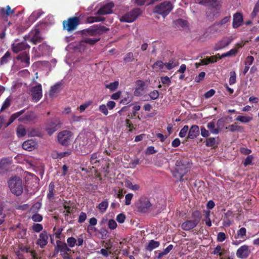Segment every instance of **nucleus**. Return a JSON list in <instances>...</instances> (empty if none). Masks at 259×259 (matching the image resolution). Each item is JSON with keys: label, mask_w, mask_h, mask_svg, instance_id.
Wrapping results in <instances>:
<instances>
[{"label": "nucleus", "mask_w": 259, "mask_h": 259, "mask_svg": "<svg viewBox=\"0 0 259 259\" xmlns=\"http://www.w3.org/2000/svg\"><path fill=\"white\" fill-rule=\"evenodd\" d=\"M191 164L186 159H179L176 161L175 169L171 171L174 177L178 179V181L183 182V177L190 169Z\"/></svg>", "instance_id": "f257e3e1"}, {"label": "nucleus", "mask_w": 259, "mask_h": 259, "mask_svg": "<svg viewBox=\"0 0 259 259\" xmlns=\"http://www.w3.org/2000/svg\"><path fill=\"white\" fill-rule=\"evenodd\" d=\"M11 192L17 196L21 195L23 192L22 181L19 177L11 178L8 182Z\"/></svg>", "instance_id": "f03ea898"}, {"label": "nucleus", "mask_w": 259, "mask_h": 259, "mask_svg": "<svg viewBox=\"0 0 259 259\" xmlns=\"http://www.w3.org/2000/svg\"><path fill=\"white\" fill-rule=\"evenodd\" d=\"M109 28L101 24L94 25L89 28L83 29L82 34L84 35L94 36V37H100L101 35L108 31Z\"/></svg>", "instance_id": "7ed1b4c3"}, {"label": "nucleus", "mask_w": 259, "mask_h": 259, "mask_svg": "<svg viewBox=\"0 0 259 259\" xmlns=\"http://www.w3.org/2000/svg\"><path fill=\"white\" fill-rule=\"evenodd\" d=\"M79 24L80 19L77 17L69 18L67 20H64L62 22L63 29L67 30L69 32L74 31Z\"/></svg>", "instance_id": "20e7f679"}, {"label": "nucleus", "mask_w": 259, "mask_h": 259, "mask_svg": "<svg viewBox=\"0 0 259 259\" xmlns=\"http://www.w3.org/2000/svg\"><path fill=\"white\" fill-rule=\"evenodd\" d=\"M172 4L170 2L165 1L155 6L154 12L165 17L172 10Z\"/></svg>", "instance_id": "39448f33"}, {"label": "nucleus", "mask_w": 259, "mask_h": 259, "mask_svg": "<svg viewBox=\"0 0 259 259\" xmlns=\"http://www.w3.org/2000/svg\"><path fill=\"white\" fill-rule=\"evenodd\" d=\"M142 12L140 8H135L121 16L119 20L122 22L131 23L134 21L139 16Z\"/></svg>", "instance_id": "423d86ee"}, {"label": "nucleus", "mask_w": 259, "mask_h": 259, "mask_svg": "<svg viewBox=\"0 0 259 259\" xmlns=\"http://www.w3.org/2000/svg\"><path fill=\"white\" fill-rule=\"evenodd\" d=\"M137 207L138 211L141 212H148L153 209L152 204L147 197H143L140 198Z\"/></svg>", "instance_id": "0eeeda50"}, {"label": "nucleus", "mask_w": 259, "mask_h": 259, "mask_svg": "<svg viewBox=\"0 0 259 259\" xmlns=\"http://www.w3.org/2000/svg\"><path fill=\"white\" fill-rule=\"evenodd\" d=\"M72 133L69 131L64 130L58 134V140L60 144L63 146H68L72 140Z\"/></svg>", "instance_id": "6e6552de"}, {"label": "nucleus", "mask_w": 259, "mask_h": 259, "mask_svg": "<svg viewBox=\"0 0 259 259\" xmlns=\"http://www.w3.org/2000/svg\"><path fill=\"white\" fill-rule=\"evenodd\" d=\"M251 253L249 246L247 245H243L240 246L236 251L237 257L241 259L247 258Z\"/></svg>", "instance_id": "1a4fd4ad"}, {"label": "nucleus", "mask_w": 259, "mask_h": 259, "mask_svg": "<svg viewBox=\"0 0 259 259\" xmlns=\"http://www.w3.org/2000/svg\"><path fill=\"white\" fill-rule=\"evenodd\" d=\"M60 121L58 119H55L54 121H48L46 125V130L48 134L50 135H52L57 129L60 127Z\"/></svg>", "instance_id": "9d476101"}, {"label": "nucleus", "mask_w": 259, "mask_h": 259, "mask_svg": "<svg viewBox=\"0 0 259 259\" xmlns=\"http://www.w3.org/2000/svg\"><path fill=\"white\" fill-rule=\"evenodd\" d=\"M31 92L32 100L34 102H36L41 98L42 88L40 84H38L37 85L32 87Z\"/></svg>", "instance_id": "9b49d317"}, {"label": "nucleus", "mask_w": 259, "mask_h": 259, "mask_svg": "<svg viewBox=\"0 0 259 259\" xmlns=\"http://www.w3.org/2000/svg\"><path fill=\"white\" fill-rule=\"evenodd\" d=\"M114 6V5L113 3H108L101 7L96 13V14L104 15L111 14L113 12L112 9Z\"/></svg>", "instance_id": "f8f14e48"}, {"label": "nucleus", "mask_w": 259, "mask_h": 259, "mask_svg": "<svg viewBox=\"0 0 259 259\" xmlns=\"http://www.w3.org/2000/svg\"><path fill=\"white\" fill-rule=\"evenodd\" d=\"M49 235L46 231H43L39 235V238L37 240L36 244L39 246L41 248L45 247L48 243Z\"/></svg>", "instance_id": "ddd939ff"}, {"label": "nucleus", "mask_w": 259, "mask_h": 259, "mask_svg": "<svg viewBox=\"0 0 259 259\" xmlns=\"http://www.w3.org/2000/svg\"><path fill=\"white\" fill-rule=\"evenodd\" d=\"M243 22V17L242 13H235L233 16L232 26L234 28H237L242 25Z\"/></svg>", "instance_id": "4468645a"}, {"label": "nucleus", "mask_w": 259, "mask_h": 259, "mask_svg": "<svg viewBox=\"0 0 259 259\" xmlns=\"http://www.w3.org/2000/svg\"><path fill=\"white\" fill-rule=\"evenodd\" d=\"M29 37L30 41L34 44L41 42L42 39L40 36V31L37 29L31 31L29 33Z\"/></svg>", "instance_id": "2eb2a0df"}, {"label": "nucleus", "mask_w": 259, "mask_h": 259, "mask_svg": "<svg viewBox=\"0 0 259 259\" xmlns=\"http://www.w3.org/2000/svg\"><path fill=\"white\" fill-rule=\"evenodd\" d=\"M30 46L27 44L26 40L19 42L17 44H14L12 46L13 51L15 53H18L19 52L29 49Z\"/></svg>", "instance_id": "dca6fc26"}, {"label": "nucleus", "mask_w": 259, "mask_h": 259, "mask_svg": "<svg viewBox=\"0 0 259 259\" xmlns=\"http://www.w3.org/2000/svg\"><path fill=\"white\" fill-rule=\"evenodd\" d=\"M200 133L199 126L197 125H193L189 130L188 136L186 137L187 140L194 139L199 136Z\"/></svg>", "instance_id": "f3484780"}, {"label": "nucleus", "mask_w": 259, "mask_h": 259, "mask_svg": "<svg viewBox=\"0 0 259 259\" xmlns=\"http://www.w3.org/2000/svg\"><path fill=\"white\" fill-rule=\"evenodd\" d=\"M198 225L193 220H187L181 225L182 229L186 231H188L195 228Z\"/></svg>", "instance_id": "a211bd4d"}, {"label": "nucleus", "mask_w": 259, "mask_h": 259, "mask_svg": "<svg viewBox=\"0 0 259 259\" xmlns=\"http://www.w3.org/2000/svg\"><path fill=\"white\" fill-rule=\"evenodd\" d=\"M14 13V9H11L9 5L6 8L0 7V18H7L8 16H12Z\"/></svg>", "instance_id": "6ab92c4d"}, {"label": "nucleus", "mask_w": 259, "mask_h": 259, "mask_svg": "<svg viewBox=\"0 0 259 259\" xmlns=\"http://www.w3.org/2000/svg\"><path fill=\"white\" fill-rule=\"evenodd\" d=\"M36 116L34 113L32 111L28 112L24 116L20 117L18 118V120L20 122H25V121H32L36 118Z\"/></svg>", "instance_id": "aec40b11"}, {"label": "nucleus", "mask_w": 259, "mask_h": 259, "mask_svg": "<svg viewBox=\"0 0 259 259\" xmlns=\"http://www.w3.org/2000/svg\"><path fill=\"white\" fill-rule=\"evenodd\" d=\"M37 144L35 141L33 140H28L23 142L22 144V148L26 150L30 151L35 149Z\"/></svg>", "instance_id": "412c9836"}, {"label": "nucleus", "mask_w": 259, "mask_h": 259, "mask_svg": "<svg viewBox=\"0 0 259 259\" xmlns=\"http://www.w3.org/2000/svg\"><path fill=\"white\" fill-rule=\"evenodd\" d=\"M10 164L8 158H3L0 160V175H3L8 171Z\"/></svg>", "instance_id": "4be33fe9"}, {"label": "nucleus", "mask_w": 259, "mask_h": 259, "mask_svg": "<svg viewBox=\"0 0 259 259\" xmlns=\"http://www.w3.org/2000/svg\"><path fill=\"white\" fill-rule=\"evenodd\" d=\"M231 42V40H228L227 38H224L219 42H218L214 47L215 51L221 50L226 47L228 46Z\"/></svg>", "instance_id": "5701e85b"}, {"label": "nucleus", "mask_w": 259, "mask_h": 259, "mask_svg": "<svg viewBox=\"0 0 259 259\" xmlns=\"http://www.w3.org/2000/svg\"><path fill=\"white\" fill-rule=\"evenodd\" d=\"M70 201H68L66 200L64 201L63 204V207L65 209V210L63 211L65 217L68 216L69 214L73 213L74 211V208L70 206Z\"/></svg>", "instance_id": "b1692460"}, {"label": "nucleus", "mask_w": 259, "mask_h": 259, "mask_svg": "<svg viewBox=\"0 0 259 259\" xmlns=\"http://www.w3.org/2000/svg\"><path fill=\"white\" fill-rule=\"evenodd\" d=\"M101 39V37H94L90 38L84 37L83 39L80 41V43L81 45L82 44H88L91 46H93L95 44H96L98 41H99Z\"/></svg>", "instance_id": "393cba45"}, {"label": "nucleus", "mask_w": 259, "mask_h": 259, "mask_svg": "<svg viewBox=\"0 0 259 259\" xmlns=\"http://www.w3.org/2000/svg\"><path fill=\"white\" fill-rule=\"evenodd\" d=\"M192 220L196 224H198L201 219L202 214L201 211L198 210H195L192 212L191 214Z\"/></svg>", "instance_id": "a878e982"}, {"label": "nucleus", "mask_w": 259, "mask_h": 259, "mask_svg": "<svg viewBox=\"0 0 259 259\" xmlns=\"http://www.w3.org/2000/svg\"><path fill=\"white\" fill-rule=\"evenodd\" d=\"M226 128L231 132H235L236 131L243 132L244 131V128L242 126L238 125L236 122L229 125L227 127H226Z\"/></svg>", "instance_id": "bb28decb"}, {"label": "nucleus", "mask_w": 259, "mask_h": 259, "mask_svg": "<svg viewBox=\"0 0 259 259\" xmlns=\"http://www.w3.org/2000/svg\"><path fill=\"white\" fill-rule=\"evenodd\" d=\"M56 246L57 248L59 249L60 251L61 252L64 251H70L71 249L68 247L66 243L63 242L60 240H57L56 241Z\"/></svg>", "instance_id": "cd10ccee"}, {"label": "nucleus", "mask_w": 259, "mask_h": 259, "mask_svg": "<svg viewBox=\"0 0 259 259\" xmlns=\"http://www.w3.org/2000/svg\"><path fill=\"white\" fill-rule=\"evenodd\" d=\"M159 245L160 242L159 241L151 240L148 244L146 245L145 249L148 251H151L154 249L159 247Z\"/></svg>", "instance_id": "c85d7f7f"}, {"label": "nucleus", "mask_w": 259, "mask_h": 259, "mask_svg": "<svg viewBox=\"0 0 259 259\" xmlns=\"http://www.w3.org/2000/svg\"><path fill=\"white\" fill-rule=\"evenodd\" d=\"M17 58L18 60H20L22 62L25 63L26 64V65H28L30 63L29 55L26 52H24L19 54L17 56Z\"/></svg>", "instance_id": "c756f323"}, {"label": "nucleus", "mask_w": 259, "mask_h": 259, "mask_svg": "<svg viewBox=\"0 0 259 259\" xmlns=\"http://www.w3.org/2000/svg\"><path fill=\"white\" fill-rule=\"evenodd\" d=\"M207 127L210 133L213 134H218L220 133V128L219 127H215V124L213 121L209 122L207 124Z\"/></svg>", "instance_id": "7c9ffc66"}, {"label": "nucleus", "mask_w": 259, "mask_h": 259, "mask_svg": "<svg viewBox=\"0 0 259 259\" xmlns=\"http://www.w3.org/2000/svg\"><path fill=\"white\" fill-rule=\"evenodd\" d=\"M219 143L216 142L215 139L213 137L208 138L206 139L205 145L207 147L214 149L217 147Z\"/></svg>", "instance_id": "2f4dec72"}, {"label": "nucleus", "mask_w": 259, "mask_h": 259, "mask_svg": "<svg viewBox=\"0 0 259 259\" xmlns=\"http://www.w3.org/2000/svg\"><path fill=\"white\" fill-rule=\"evenodd\" d=\"M48 193L47 194V197L49 199L51 200L54 198V195L55 194V184L54 183L51 182L49 185V190Z\"/></svg>", "instance_id": "473e14b6"}, {"label": "nucleus", "mask_w": 259, "mask_h": 259, "mask_svg": "<svg viewBox=\"0 0 259 259\" xmlns=\"http://www.w3.org/2000/svg\"><path fill=\"white\" fill-rule=\"evenodd\" d=\"M199 4L214 8L218 0H197Z\"/></svg>", "instance_id": "72a5a7b5"}, {"label": "nucleus", "mask_w": 259, "mask_h": 259, "mask_svg": "<svg viewBox=\"0 0 259 259\" xmlns=\"http://www.w3.org/2000/svg\"><path fill=\"white\" fill-rule=\"evenodd\" d=\"M25 109H23L20 110V111H18L12 114L9 118L8 121V124H11V123H12L15 121V120H16L17 118H19L21 115H22L25 112Z\"/></svg>", "instance_id": "f704fd0d"}, {"label": "nucleus", "mask_w": 259, "mask_h": 259, "mask_svg": "<svg viewBox=\"0 0 259 259\" xmlns=\"http://www.w3.org/2000/svg\"><path fill=\"white\" fill-rule=\"evenodd\" d=\"M89 225L88 226L87 232L90 233V231H96V229L94 227L97 224V220L96 218L93 217L90 219Z\"/></svg>", "instance_id": "c9c22d12"}, {"label": "nucleus", "mask_w": 259, "mask_h": 259, "mask_svg": "<svg viewBox=\"0 0 259 259\" xmlns=\"http://www.w3.org/2000/svg\"><path fill=\"white\" fill-rule=\"evenodd\" d=\"M100 155V153L99 152H96L93 153L90 157V161L91 164H96L97 163H99L100 162V160L98 159Z\"/></svg>", "instance_id": "e433bc0d"}, {"label": "nucleus", "mask_w": 259, "mask_h": 259, "mask_svg": "<svg viewBox=\"0 0 259 259\" xmlns=\"http://www.w3.org/2000/svg\"><path fill=\"white\" fill-rule=\"evenodd\" d=\"M138 87L136 88L134 91V95L136 96H139L141 95V92L143 91V87L145 85L144 82L141 80L137 81Z\"/></svg>", "instance_id": "4c0bfd02"}, {"label": "nucleus", "mask_w": 259, "mask_h": 259, "mask_svg": "<svg viewBox=\"0 0 259 259\" xmlns=\"http://www.w3.org/2000/svg\"><path fill=\"white\" fill-rule=\"evenodd\" d=\"M225 252L226 250L224 248H222L220 245H217L212 252V254L222 257L225 253Z\"/></svg>", "instance_id": "58836bf2"}, {"label": "nucleus", "mask_w": 259, "mask_h": 259, "mask_svg": "<svg viewBox=\"0 0 259 259\" xmlns=\"http://www.w3.org/2000/svg\"><path fill=\"white\" fill-rule=\"evenodd\" d=\"M164 66V63H163L162 61H157L153 64L152 67L153 69H154L155 71L158 72L159 71H162Z\"/></svg>", "instance_id": "ea45409f"}, {"label": "nucleus", "mask_w": 259, "mask_h": 259, "mask_svg": "<svg viewBox=\"0 0 259 259\" xmlns=\"http://www.w3.org/2000/svg\"><path fill=\"white\" fill-rule=\"evenodd\" d=\"M61 84L56 83L54 85L51 87L50 92L49 95L50 96H54L55 94L58 93L60 91Z\"/></svg>", "instance_id": "a19ab883"}, {"label": "nucleus", "mask_w": 259, "mask_h": 259, "mask_svg": "<svg viewBox=\"0 0 259 259\" xmlns=\"http://www.w3.org/2000/svg\"><path fill=\"white\" fill-rule=\"evenodd\" d=\"M218 59H215V56H211L210 57H207L204 59L200 60L202 65H207L209 63H213L217 62Z\"/></svg>", "instance_id": "79ce46f5"}, {"label": "nucleus", "mask_w": 259, "mask_h": 259, "mask_svg": "<svg viewBox=\"0 0 259 259\" xmlns=\"http://www.w3.org/2000/svg\"><path fill=\"white\" fill-rule=\"evenodd\" d=\"M16 134L18 137H22L26 135V131L24 125L20 124L18 126L16 129Z\"/></svg>", "instance_id": "37998d69"}, {"label": "nucleus", "mask_w": 259, "mask_h": 259, "mask_svg": "<svg viewBox=\"0 0 259 259\" xmlns=\"http://www.w3.org/2000/svg\"><path fill=\"white\" fill-rule=\"evenodd\" d=\"M179 65V62L175 61L174 59H170L167 63H164V66L167 70H171Z\"/></svg>", "instance_id": "c03bdc74"}, {"label": "nucleus", "mask_w": 259, "mask_h": 259, "mask_svg": "<svg viewBox=\"0 0 259 259\" xmlns=\"http://www.w3.org/2000/svg\"><path fill=\"white\" fill-rule=\"evenodd\" d=\"M252 120V118L248 116L238 115L236 118V120L244 123H248Z\"/></svg>", "instance_id": "a18cd8bd"}, {"label": "nucleus", "mask_w": 259, "mask_h": 259, "mask_svg": "<svg viewBox=\"0 0 259 259\" xmlns=\"http://www.w3.org/2000/svg\"><path fill=\"white\" fill-rule=\"evenodd\" d=\"M246 234V229L242 227L240 228L237 232L236 236H235V238H241L243 240H245V236Z\"/></svg>", "instance_id": "49530a36"}, {"label": "nucleus", "mask_w": 259, "mask_h": 259, "mask_svg": "<svg viewBox=\"0 0 259 259\" xmlns=\"http://www.w3.org/2000/svg\"><path fill=\"white\" fill-rule=\"evenodd\" d=\"M44 12L41 10H37L33 12L30 16V19L32 21H36L42 14Z\"/></svg>", "instance_id": "de8ad7c7"}, {"label": "nucleus", "mask_w": 259, "mask_h": 259, "mask_svg": "<svg viewBox=\"0 0 259 259\" xmlns=\"http://www.w3.org/2000/svg\"><path fill=\"white\" fill-rule=\"evenodd\" d=\"M108 206V201L107 200H105L102 201V202H101L99 204L98 208L99 209L100 212L103 213L106 211Z\"/></svg>", "instance_id": "09e8293b"}, {"label": "nucleus", "mask_w": 259, "mask_h": 259, "mask_svg": "<svg viewBox=\"0 0 259 259\" xmlns=\"http://www.w3.org/2000/svg\"><path fill=\"white\" fill-rule=\"evenodd\" d=\"M11 101L12 99L10 97L7 98L4 101L1 108V112L4 111L5 110L7 109L10 106Z\"/></svg>", "instance_id": "8fccbe9b"}, {"label": "nucleus", "mask_w": 259, "mask_h": 259, "mask_svg": "<svg viewBox=\"0 0 259 259\" xmlns=\"http://www.w3.org/2000/svg\"><path fill=\"white\" fill-rule=\"evenodd\" d=\"M119 85V82L117 81H115L113 82H111L108 84L106 85V88L109 89L111 91H115Z\"/></svg>", "instance_id": "3c124183"}, {"label": "nucleus", "mask_w": 259, "mask_h": 259, "mask_svg": "<svg viewBox=\"0 0 259 259\" xmlns=\"http://www.w3.org/2000/svg\"><path fill=\"white\" fill-rule=\"evenodd\" d=\"M205 212V219L204 221L205 222V224L208 227H211L212 225L211 221L210 219V211H204Z\"/></svg>", "instance_id": "603ef678"}, {"label": "nucleus", "mask_w": 259, "mask_h": 259, "mask_svg": "<svg viewBox=\"0 0 259 259\" xmlns=\"http://www.w3.org/2000/svg\"><path fill=\"white\" fill-rule=\"evenodd\" d=\"M11 57V53L8 51L1 58V65H3L4 64L7 63L9 59H10Z\"/></svg>", "instance_id": "864d4df0"}, {"label": "nucleus", "mask_w": 259, "mask_h": 259, "mask_svg": "<svg viewBox=\"0 0 259 259\" xmlns=\"http://www.w3.org/2000/svg\"><path fill=\"white\" fill-rule=\"evenodd\" d=\"M189 126L187 125H185L183 126V127L181 130L179 136L181 138H184L186 137L187 133L189 132Z\"/></svg>", "instance_id": "5fc2aeb1"}, {"label": "nucleus", "mask_w": 259, "mask_h": 259, "mask_svg": "<svg viewBox=\"0 0 259 259\" xmlns=\"http://www.w3.org/2000/svg\"><path fill=\"white\" fill-rule=\"evenodd\" d=\"M259 12V0H257L253 8V11L251 14V17L252 18H254L257 13Z\"/></svg>", "instance_id": "6e6d98bb"}, {"label": "nucleus", "mask_w": 259, "mask_h": 259, "mask_svg": "<svg viewBox=\"0 0 259 259\" xmlns=\"http://www.w3.org/2000/svg\"><path fill=\"white\" fill-rule=\"evenodd\" d=\"M134 55L132 52L128 53L126 54L125 56L123 58V61L126 62H131L134 60Z\"/></svg>", "instance_id": "4d7b16f0"}, {"label": "nucleus", "mask_w": 259, "mask_h": 259, "mask_svg": "<svg viewBox=\"0 0 259 259\" xmlns=\"http://www.w3.org/2000/svg\"><path fill=\"white\" fill-rule=\"evenodd\" d=\"M253 159V156L252 155H248L244 160L243 162V165L244 166H247L249 165H251L252 161Z\"/></svg>", "instance_id": "13d9d810"}, {"label": "nucleus", "mask_w": 259, "mask_h": 259, "mask_svg": "<svg viewBox=\"0 0 259 259\" xmlns=\"http://www.w3.org/2000/svg\"><path fill=\"white\" fill-rule=\"evenodd\" d=\"M10 124H8V121L6 122V119L4 116L0 115V130L2 127H7Z\"/></svg>", "instance_id": "bf43d9fd"}, {"label": "nucleus", "mask_w": 259, "mask_h": 259, "mask_svg": "<svg viewBox=\"0 0 259 259\" xmlns=\"http://www.w3.org/2000/svg\"><path fill=\"white\" fill-rule=\"evenodd\" d=\"M67 242L69 247H73L76 243V239L73 237H70L67 238Z\"/></svg>", "instance_id": "052dcab7"}, {"label": "nucleus", "mask_w": 259, "mask_h": 259, "mask_svg": "<svg viewBox=\"0 0 259 259\" xmlns=\"http://www.w3.org/2000/svg\"><path fill=\"white\" fill-rule=\"evenodd\" d=\"M32 229L34 232L38 233L42 230L43 227L41 224H34L32 227Z\"/></svg>", "instance_id": "680f3d73"}, {"label": "nucleus", "mask_w": 259, "mask_h": 259, "mask_svg": "<svg viewBox=\"0 0 259 259\" xmlns=\"http://www.w3.org/2000/svg\"><path fill=\"white\" fill-rule=\"evenodd\" d=\"M149 96L151 99L156 100L158 98L159 94L158 91L154 90L149 93Z\"/></svg>", "instance_id": "e2e57ef3"}, {"label": "nucleus", "mask_w": 259, "mask_h": 259, "mask_svg": "<svg viewBox=\"0 0 259 259\" xmlns=\"http://www.w3.org/2000/svg\"><path fill=\"white\" fill-rule=\"evenodd\" d=\"M253 61V57L252 56H248L245 59V60L244 61V64L245 65L249 67L252 64Z\"/></svg>", "instance_id": "0e129e2a"}, {"label": "nucleus", "mask_w": 259, "mask_h": 259, "mask_svg": "<svg viewBox=\"0 0 259 259\" xmlns=\"http://www.w3.org/2000/svg\"><path fill=\"white\" fill-rule=\"evenodd\" d=\"M99 110L105 115H107L108 114L107 107L105 104L100 105L99 107Z\"/></svg>", "instance_id": "69168bd1"}, {"label": "nucleus", "mask_w": 259, "mask_h": 259, "mask_svg": "<svg viewBox=\"0 0 259 259\" xmlns=\"http://www.w3.org/2000/svg\"><path fill=\"white\" fill-rule=\"evenodd\" d=\"M200 134L204 138H207L210 135L209 131L202 126L200 127Z\"/></svg>", "instance_id": "338daca9"}, {"label": "nucleus", "mask_w": 259, "mask_h": 259, "mask_svg": "<svg viewBox=\"0 0 259 259\" xmlns=\"http://www.w3.org/2000/svg\"><path fill=\"white\" fill-rule=\"evenodd\" d=\"M31 219L35 222H40L42 220L41 215L38 213H35L31 217Z\"/></svg>", "instance_id": "774afa93"}]
</instances>
